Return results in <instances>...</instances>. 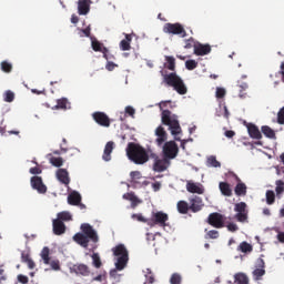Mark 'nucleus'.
Instances as JSON below:
<instances>
[{"instance_id":"nucleus-43","label":"nucleus","mask_w":284,"mask_h":284,"mask_svg":"<svg viewBox=\"0 0 284 284\" xmlns=\"http://www.w3.org/2000/svg\"><path fill=\"white\" fill-rule=\"evenodd\" d=\"M207 164L211 166V168H221V162H219L216 160V156L214 155H211L209 159H207Z\"/></svg>"},{"instance_id":"nucleus-18","label":"nucleus","mask_w":284,"mask_h":284,"mask_svg":"<svg viewBox=\"0 0 284 284\" xmlns=\"http://www.w3.org/2000/svg\"><path fill=\"white\" fill-rule=\"evenodd\" d=\"M122 199H124V201H130L131 202L132 210H135L139 205H141V203H143V201L141 199H139L134 194V192L124 193L122 195Z\"/></svg>"},{"instance_id":"nucleus-33","label":"nucleus","mask_w":284,"mask_h":284,"mask_svg":"<svg viewBox=\"0 0 284 284\" xmlns=\"http://www.w3.org/2000/svg\"><path fill=\"white\" fill-rule=\"evenodd\" d=\"M165 61H166L168 70H171L172 72H174V70H176V60L174 59V57L166 55Z\"/></svg>"},{"instance_id":"nucleus-13","label":"nucleus","mask_w":284,"mask_h":284,"mask_svg":"<svg viewBox=\"0 0 284 284\" xmlns=\"http://www.w3.org/2000/svg\"><path fill=\"white\" fill-rule=\"evenodd\" d=\"M30 183L32 190H37L38 194H45V192H48V186L43 184V179L41 176H32Z\"/></svg>"},{"instance_id":"nucleus-37","label":"nucleus","mask_w":284,"mask_h":284,"mask_svg":"<svg viewBox=\"0 0 284 284\" xmlns=\"http://www.w3.org/2000/svg\"><path fill=\"white\" fill-rule=\"evenodd\" d=\"M237 250L240 252H243L244 254H247V252H252L253 247H252V244L247 243V242H242Z\"/></svg>"},{"instance_id":"nucleus-46","label":"nucleus","mask_w":284,"mask_h":284,"mask_svg":"<svg viewBox=\"0 0 284 284\" xmlns=\"http://www.w3.org/2000/svg\"><path fill=\"white\" fill-rule=\"evenodd\" d=\"M4 101L6 103H12V101H14V92L12 91H6L4 92Z\"/></svg>"},{"instance_id":"nucleus-7","label":"nucleus","mask_w":284,"mask_h":284,"mask_svg":"<svg viewBox=\"0 0 284 284\" xmlns=\"http://www.w3.org/2000/svg\"><path fill=\"white\" fill-rule=\"evenodd\" d=\"M170 216L163 211L153 212L151 219L149 220V226L154 227L159 225L160 227H165Z\"/></svg>"},{"instance_id":"nucleus-63","label":"nucleus","mask_w":284,"mask_h":284,"mask_svg":"<svg viewBox=\"0 0 284 284\" xmlns=\"http://www.w3.org/2000/svg\"><path fill=\"white\" fill-rule=\"evenodd\" d=\"M41 169L38 166L31 168L30 169V174H41Z\"/></svg>"},{"instance_id":"nucleus-20","label":"nucleus","mask_w":284,"mask_h":284,"mask_svg":"<svg viewBox=\"0 0 284 284\" xmlns=\"http://www.w3.org/2000/svg\"><path fill=\"white\" fill-rule=\"evenodd\" d=\"M246 129L251 139H256L257 141H261V139H263V134L261 133V130H258V126H256V124L247 123Z\"/></svg>"},{"instance_id":"nucleus-24","label":"nucleus","mask_w":284,"mask_h":284,"mask_svg":"<svg viewBox=\"0 0 284 284\" xmlns=\"http://www.w3.org/2000/svg\"><path fill=\"white\" fill-rule=\"evenodd\" d=\"M90 3H92L91 0H79L78 1V13L81 16L88 14V12H90Z\"/></svg>"},{"instance_id":"nucleus-42","label":"nucleus","mask_w":284,"mask_h":284,"mask_svg":"<svg viewBox=\"0 0 284 284\" xmlns=\"http://www.w3.org/2000/svg\"><path fill=\"white\" fill-rule=\"evenodd\" d=\"M185 68L186 70H196V68H199V62H196V60H186Z\"/></svg>"},{"instance_id":"nucleus-58","label":"nucleus","mask_w":284,"mask_h":284,"mask_svg":"<svg viewBox=\"0 0 284 284\" xmlns=\"http://www.w3.org/2000/svg\"><path fill=\"white\" fill-rule=\"evenodd\" d=\"M223 97H225V89H223V88H217V89H216V98H217V99H223Z\"/></svg>"},{"instance_id":"nucleus-5","label":"nucleus","mask_w":284,"mask_h":284,"mask_svg":"<svg viewBox=\"0 0 284 284\" xmlns=\"http://www.w3.org/2000/svg\"><path fill=\"white\" fill-rule=\"evenodd\" d=\"M114 256H118V261L115 263V267L119 272L121 270H125V265H128V261H130L128 248L125 245L119 244L114 248H112Z\"/></svg>"},{"instance_id":"nucleus-12","label":"nucleus","mask_w":284,"mask_h":284,"mask_svg":"<svg viewBox=\"0 0 284 284\" xmlns=\"http://www.w3.org/2000/svg\"><path fill=\"white\" fill-rule=\"evenodd\" d=\"M92 119L98 123V125H101V128H110L112 121L110 120V116L105 114V112L97 111L92 113Z\"/></svg>"},{"instance_id":"nucleus-50","label":"nucleus","mask_w":284,"mask_h":284,"mask_svg":"<svg viewBox=\"0 0 284 284\" xmlns=\"http://www.w3.org/2000/svg\"><path fill=\"white\" fill-rule=\"evenodd\" d=\"M220 234L216 230H211L205 234V239H219Z\"/></svg>"},{"instance_id":"nucleus-53","label":"nucleus","mask_w":284,"mask_h":284,"mask_svg":"<svg viewBox=\"0 0 284 284\" xmlns=\"http://www.w3.org/2000/svg\"><path fill=\"white\" fill-rule=\"evenodd\" d=\"M277 123H280V125H284V106L280 109L277 113Z\"/></svg>"},{"instance_id":"nucleus-64","label":"nucleus","mask_w":284,"mask_h":284,"mask_svg":"<svg viewBox=\"0 0 284 284\" xmlns=\"http://www.w3.org/2000/svg\"><path fill=\"white\" fill-rule=\"evenodd\" d=\"M278 74H281L282 82L284 83V62L281 63V70L278 71Z\"/></svg>"},{"instance_id":"nucleus-60","label":"nucleus","mask_w":284,"mask_h":284,"mask_svg":"<svg viewBox=\"0 0 284 284\" xmlns=\"http://www.w3.org/2000/svg\"><path fill=\"white\" fill-rule=\"evenodd\" d=\"M135 112L136 111L132 106H126L125 108V113L129 114V116H134Z\"/></svg>"},{"instance_id":"nucleus-34","label":"nucleus","mask_w":284,"mask_h":284,"mask_svg":"<svg viewBox=\"0 0 284 284\" xmlns=\"http://www.w3.org/2000/svg\"><path fill=\"white\" fill-rule=\"evenodd\" d=\"M91 48L92 50H94V52H102V54H103V51L108 49L103 47V43L99 42V40H92Z\"/></svg>"},{"instance_id":"nucleus-52","label":"nucleus","mask_w":284,"mask_h":284,"mask_svg":"<svg viewBox=\"0 0 284 284\" xmlns=\"http://www.w3.org/2000/svg\"><path fill=\"white\" fill-rule=\"evenodd\" d=\"M132 219H136V221H139L140 223H146L149 225L150 220L145 219L143 215L141 214H133Z\"/></svg>"},{"instance_id":"nucleus-38","label":"nucleus","mask_w":284,"mask_h":284,"mask_svg":"<svg viewBox=\"0 0 284 284\" xmlns=\"http://www.w3.org/2000/svg\"><path fill=\"white\" fill-rule=\"evenodd\" d=\"M91 258H92L93 265L97 267V270L101 268V265H103V263L101 262V256H99V253H93L91 255Z\"/></svg>"},{"instance_id":"nucleus-16","label":"nucleus","mask_w":284,"mask_h":284,"mask_svg":"<svg viewBox=\"0 0 284 284\" xmlns=\"http://www.w3.org/2000/svg\"><path fill=\"white\" fill-rule=\"evenodd\" d=\"M189 207L191 210V212H201V210H203V199H201L197 195L192 196L191 199H189Z\"/></svg>"},{"instance_id":"nucleus-14","label":"nucleus","mask_w":284,"mask_h":284,"mask_svg":"<svg viewBox=\"0 0 284 284\" xmlns=\"http://www.w3.org/2000/svg\"><path fill=\"white\" fill-rule=\"evenodd\" d=\"M253 276L255 281H261L263 276H265V260L264 258H257L255 263V270L253 271Z\"/></svg>"},{"instance_id":"nucleus-21","label":"nucleus","mask_w":284,"mask_h":284,"mask_svg":"<svg viewBox=\"0 0 284 284\" xmlns=\"http://www.w3.org/2000/svg\"><path fill=\"white\" fill-rule=\"evenodd\" d=\"M155 136H158L155 140L158 145H163L168 141V132L162 125L155 129Z\"/></svg>"},{"instance_id":"nucleus-31","label":"nucleus","mask_w":284,"mask_h":284,"mask_svg":"<svg viewBox=\"0 0 284 284\" xmlns=\"http://www.w3.org/2000/svg\"><path fill=\"white\" fill-rule=\"evenodd\" d=\"M261 130L264 136H266V139H276V132H274L272 128L263 125Z\"/></svg>"},{"instance_id":"nucleus-61","label":"nucleus","mask_w":284,"mask_h":284,"mask_svg":"<svg viewBox=\"0 0 284 284\" xmlns=\"http://www.w3.org/2000/svg\"><path fill=\"white\" fill-rule=\"evenodd\" d=\"M130 176H131V179H136V180H139V179H141V172H139V171H133V172H131L130 173Z\"/></svg>"},{"instance_id":"nucleus-49","label":"nucleus","mask_w":284,"mask_h":284,"mask_svg":"<svg viewBox=\"0 0 284 284\" xmlns=\"http://www.w3.org/2000/svg\"><path fill=\"white\" fill-rule=\"evenodd\" d=\"M146 282L144 284H152L154 283V273L152 271L148 270V273L145 274Z\"/></svg>"},{"instance_id":"nucleus-32","label":"nucleus","mask_w":284,"mask_h":284,"mask_svg":"<svg viewBox=\"0 0 284 284\" xmlns=\"http://www.w3.org/2000/svg\"><path fill=\"white\" fill-rule=\"evenodd\" d=\"M176 207L180 214H187L190 212V204L185 201H179Z\"/></svg>"},{"instance_id":"nucleus-4","label":"nucleus","mask_w":284,"mask_h":284,"mask_svg":"<svg viewBox=\"0 0 284 284\" xmlns=\"http://www.w3.org/2000/svg\"><path fill=\"white\" fill-rule=\"evenodd\" d=\"M163 83L170 88H173L178 94H187V87H185L183 79H181V77L174 72L164 74Z\"/></svg>"},{"instance_id":"nucleus-29","label":"nucleus","mask_w":284,"mask_h":284,"mask_svg":"<svg viewBox=\"0 0 284 284\" xmlns=\"http://www.w3.org/2000/svg\"><path fill=\"white\" fill-rule=\"evenodd\" d=\"M52 110H70V101L67 98L57 100V105L52 106Z\"/></svg>"},{"instance_id":"nucleus-15","label":"nucleus","mask_w":284,"mask_h":284,"mask_svg":"<svg viewBox=\"0 0 284 284\" xmlns=\"http://www.w3.org/2000/svg\"><path fill=\"white\" fill-rule=\"evenodd\" d=\"M232 176L235 179V181L237 183L234 189L236 196H246L247 195V185H245V183H243L241 181V178H239V175H236V173H232Z\"/></svg>"},{"instance_id":"nucleus-47","label":"nucleus","mask_w":284,"mask_h":284,"mask_svg":"<svg viewBox=\"0 0 284 284\" xmlns=\"http://www.w3.org/2000/svg\"><path fill=\"white\" fill-rule=\"evenodd\" d=\"M91 30L92 29L90 28V26L87 27L85 29H78V34L79 37H90Z\"/></svg>"},{"instance_id":"nucleus-62","label":"nucleus","mask_w":284,"mask_h":284,"mask_svg":"<svg viewBox=\"0 0 284 284\" xmlns=\"http://www.w3.org/2000/svg\"><path fill=\"white\" fill-rule=\"evenodd\" d=\"M19 283L27 284L29 278L26 275H18Z\"/></svg>"},{"instance_id":"nucleus-35","label":"nucleus","mask_w":284,"mask_h":284,"mask_svg":"<svg viewBox=\"0 0 284 284\" xmlns=\"http://www.w3.org/2000/svg\"><path fill=\"white\" fill-rule=\"evenodd\" d=\"M41 258H42L44 265H50V248L48 246H44L42 248Z\"/></svg>"},{"instance_id":"nucleus-48","label":"nucleus","mask_w":284,"mask_h":284,"mask_svg":"<svg viewBox=\"0 0 284 284\" xmlns=\"http://www.w3.org/2000/svg\"><path fill=\"white\" fill-rule=\"evenodd\" d=\"M103 59H105L106 61H114V54L110 53L109 49H104L103 50Z\"/></svg>"},{"instance_id":"nucleus-26","label":"nucleus","mask_w":284,"mask_h":284,"mask_svg":"<svg viewBox=\"0 0 284 284\" xmlns=\"http://www.w3.org/2000/svg\"><path fill=\"white\" fill-rule=\"evenodd\" d=\"M69 205H81V193L78 191H72L68 195Z\"/></svg>"},{"instance_id":"nucleus-22","label":"nucleus","mask_w":284,"mask_h":284,"mask_svg":"<svg viewBox=\"0 0 284 284\" xmlns=\"http://www.w3.org/2000/svg\"><path fill=\"white\" fill-rule=\"evenodd\" d=\"M55 176L60 183L63 185H70V173L65 169H59L55 173Z\"/></svg>"},{"instance_id":"nucleus-28","label":"nucleus","mask_w":284,"mask_h":284,"mask_svg":"<svg viewBox=\"0 0 284 284\" xmlns=\"http://www.w3.org/2000/svg\"><path fill=\"white\" fill-rule=\"evenodd\" d=\"M219 189L222 194V196H232V186L227 182H220L219 183Z\"/></svg>"},{"instance_id":"nucleus-17","label":"nucleus","mask_w":284,"mask_h":284,"mask_svg":"<svg viewBox=\"0 0 284 284\" xmlns=\"http://www.w3.org/2000/svg\"><path fill=\"white\" fill-rule=\"evenodd\" d=\"M186 190L190 192V194H203L205 192L202 183H195L192 181L186 182Z\"/></svg>"},{"instance_id":"nucleus-23","label":"nucleus","mask_w":284,"mask_h":284,"mask_svg":"<svg viewBox=\"0 0 284 284\" xmlns=\"http://www.w3.org/2000/svg\"><path fill=\"white\" fill-rule=\"evenodd\" d=\"M53 225V234H55V236H61L62 234H65V223H63V221L61 220H53L52 222Z\"/></svg>"},{"instance_id":"nucleus-10","label":"nucleus","mask_w":284,"mask_h":284,"mask_svg":"<svg viewBox=\"0 0 284 284\" xmlns=\"http://www.w3.org/2000/svg\"><path fill=\"white\" fill-rule=\"evenodd\" d=\"M234 212H236L235 219L236 221H239V223L247 222L248 211H247V204L245 202L236 203L234 206Z\"/></svg>"},{"instance_id":"nucleus-39","label":"nucleus","mask_w":284,"mask_h":284,"mask_svg":"<svg viewBox=\"0 0 284 284\" xmlns=\"http://www.w3.org/2000/svg\"><path fill=\"white\" fill-rule=\"evenodd\" d=\"M0 68H1L2 72H6L7 74H10V72H12V63H10L8 61H2L0 63Z\"/></svg>"},{"instance_id":"nucleus-6","label":"nucleus","mask_w":284,"mask_h":284,"mask_svg":"<svg viewBox=\"0 0 284 284\" xmlns=\"http://www.w3.org/2000/svg\"><path fill=\"white\" fill-rule=\"evenodd\" d=\"M163 32L165 34H176L181 37L182 39H185L187 37V31H185V28L183 24L176 22V23H165L163 27Z\"/></svg>"},{"instance_id":"nucleus-36","label":"nucleus","mask_w":284,"mask_h":284,"mask_svg":"<svg viewBox=\"0 0 284 284\" xmlns=\"http://www.w3.org/2000/svg\"><path fill=\"white\" fill-rule=\"evenodd\" d=\"M276 201V194L272 190L266 191V203L267 205H274V202Z\"/></svg>"},{"instance_id":"nucleus-25","label":"nucleus","mask_w":284,"mask_h":284,"mask_svg":"<svg viewBox=\"0 0 284 284\" xmlns=\"http://www.w3.org/2000/svg\"><path fill=\"white\" fill-rule=\"evenodd\" d=\"M114 151V142L110 141L105 144L102 159L103 161H112V152Z\"/></svg>"},{"instance_id":"nucleus-56","label":"nucleus","mask_w":284,"mask_h":284,"mask_svg":"<svg viewBox=\"0 0 284 284\" xmlns=\"http://www.w3.org/2000/svg\"><path fill=\"white\" fill-rule=\"evenodd\" d=\"M114 68H119L118 64H115L114 62L112 61H108L106 65H105V69L109 71V72H112V70H114Z\"/></svg>"},{"instance_id":"nucleus-27","label":"nucleus","mask_w":284,"mask_h":284,"mask_svg":"<svg viewBox=\"0 0 284 284\" xmlns=\"http://www.w3.org/2000/svg\"><path fill=\"white\" fill-rule=\"evenodd\" d=\"M72 272L75 274H81V276H89L90 275V268L85 264H75L72 267Z\"/></svg>"},{"instance_id":"nucleus-44","label":"nucleus","mask_w":284,"mask_h":284,"mask_svg":"<svg viewBox=\"0 0 284 284\" xmlns=\"http://www.w3.org/2000/svg\"><path fill=\"white\" fill-rule=\"evenodd\" d=\"M195 45H196V41L194 40V38L191 37L190 39L185 40L184 49L192 50V48L195 49Z\"/></svg>"},{"instance_id":"nucleus-51","label":"nucleus","mask_w":284,"mask_h":284,"mask_svg":"<svg viewBox=\"0 0 284 284\" xmlns=\"http://www.w3.org/2000/svg\"><path fill=\"white\" fill-rule=\"evenodd\" d=\"M120 49L125 52L128 50H131L132 47L130 45V42L125 41V40H121L120 42Z\"/></svg>"},{"instance_id":"nucleus-40","label":"nucleus","mask_w":284,"mask_h":284,"mask_svg":"<svg viewBox=\"0 0 284 284\" xmlns=\"http://www.w3.org/2000/svg\"><path fill=\"white\" fill-rule=\"evenodd\" d=\"M57 221H72V215L69 212L58 213Z\"/></svg>"},{"instance_id":"nucleus-41","label":"nucleus","mask_w":284,"mask_h":284,"mask_svg":"<svg viewBox=\"0 0 284 284\" xmlns=\"http://www.w3.org/2000/svg\"><path fill=\"white\" fill-rule=\"evenodd\" d=\"M50 163L54 168H61L63 165V158H54V156H52L50 159Z\"/></svg>"},{"instance_id":"nucleus-54","label":"nucleus","mask_w":284,"mask_h":284,"mask_svg":"<svg viewBox=\"0 0 284 284\" xmlns=\"http://www.w3.org/2000/svg\"><path fill=\"white\" fill-rule=\"evenodd\" d=\"M49 265H51V268L55 272H59V270H61V264H59L58 260L52 261L51 263L49 262Z\"/></svg>"},{"instance_id":"nucleus-3","label":"nucleus","mask_w":284,"mask_h":284,"mask_svg":"<svg viewBox=\"0 0 284 284\" xmlns=\"http://www.w3.org/2000/svg\"><path fill=\"white\" fill-rule=\"evenodd\" d=\"M162 123L163 125H168L169 130H171V134L173 136H178V134H181L182 129L181 124L179 123V116L175 114H172V111L170 110H164L162 111Z\"/></svg>"},{"instance_id":"nucleus-55","label":"nucleus","mask_w":284,"mask_h":284,"mask_svg":"<svg viewBox=\"0 0 284 284\" xmlns=\"http://www.w3.org/2000/svg\"><path fill=\"white\" fill-rule=\"evenodd\" d=\"M171 284H181V275L179 274H173L171 276Z\"/></svg>"},{"instance_id":"nucleus-57","label":"nucleus","mask_w":284,"mask_h":284,"mask_svg":"<svg viewBox=\"0 0 284 284\" xmlns=\"http://www.w3.org/2000/svg\"><path fill=\"white\" fill-rule=\"evenodd\" d=\"M60 150L63 153L68 152V140H65V138L62 139V143L60 144Z\"/></svg>"},{"instance_id":"nucleus-45","label":"nucleus","mask_w":284,"mask_h":284,"mask_svg":"<svg viewBox=\"0 0 284 284\" xmlns=\"http://www.w3.org/2000/svg\"><path fill=\"white\" fill-rule=\"evenodd\" d=\"M275 192H276L277 196H281V194L284 193V182L283 181H281V180L276 181Z\"/></svg>"},{"instance_id":"nucleus-2","label":"nucleus","mask_w":284,"mask_h":284,"mask_svg":"<svg viewBox=\"0 0 284 284\" xmlns=\"http://www.w3.org/2000/svg\"><path fill=\"white\" fill-rule=\"evenodd\" d=\"M82 233H77L73 236V241L78 243V245H81V247H88L90 241L92 243H99V235L97 234V231L92 227V225L84 223L81 225Z\"/></svg>"},{"instance_id":"nucleus-59","label":"nucleus","mask_w":284,"mask_h":284,"mask_svg":"<svg viewBox=\"0 0 284 284\" xmlns=\"http://www.w3.org/2000/svg\"><path fill=\"white\" fill-rule=\"evenodd\" d=\"M226 227H227L229 232H237V230H239V225H236L234 223H229Z\"/></svg>"},{"instance_id":"nucleus-30","label":"nucleus","mask_w":284,"mask_h":284,"mask_svg":"<svg viewBox=\"0 0 284 284\" xmlns=\"http://www.w3.org/2000/svg\"><path fill=\"white\" fill-rule=\"evenodd\" d=\"M234 284H250V277L245 273H236L234 275Z\"/></svg>"},{"instance_id":"nucleus-9","label":"nucleus","mask_w":284,"mask_h":284,"mask_svg":"<svg viewBox=\"0 0 284 284\" xmlns=\"http://www.w3.org/2000/svg\"><path fill=\"white\" fill-rule=\"evenodd\" d=\"M150 159L154 160L153 171L154 172H165L170 168V160L168 158L160 159L156 153H151Z\"/></svg>"},{"instance_id":"nucleus-1","label":"nucleus","mask_w":284,"mask_h":284,"mask_svg":"<svg viewBox=\"0 0 284 284\" xmlns=\"http://www.w3.org/2000/svg\"><path fill=\"white\" fill-rule=\"evenodd\" d=\"M126 156H129L130 161L135 163V165H143L150 161L148 151L141 146V144L134 142L128 144Z\"/></svg>"},{"instance_id":"nucleus-11","label":"nucleus","mask_w":284,"mask_h":284,"mask_svg":"<svg viewBox=\"0 0 284 284\" xmlns=\"http://www.w3.org/2000/svg\"><path fill=\"white\" fill-rule=\"evenodd\" d=\"M206 223L212 227H216V230H221V227H225V217L223 214L214 212L209 215Z\"/></svg>"},{"instance_id":"nucleus-8","label":"nucleus","mask_w":284,"mask_h":284,"mask_svg":"<svg viewBox=\"0 0 284 284\" xmlns=\"http://www.w3.org/2000/svg\"><path fill=\"white\" fill-rule=\"evenodd\" d=\"M162 152L164 159H168L169 161L176 159V156H179V144L174 141L165 142Z\"/></svg>"},{"instance_id":"nucleus-19","label":"nucleus","mask_w":284,"mask_h":284,"mask_svg":"<svg viewBox=\"0 0 284 284\" xmlns=\"http://www.w3.org/2000/svg\"><path fill=\"white\" fill-rule=\"evenodd\" d=\"M211 52H212V47H210V44H202L200 42H196V45L194 49V54H196V57H205Z\"/></svg>"}]
</instances>
